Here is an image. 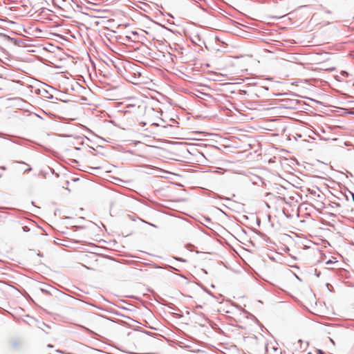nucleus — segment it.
Segmentation results:
<instances>
[{
	"label": "nucleus",
	"mask_w": 354,
	"mask_h": 354,
	"mask_svg": "<svg viewBox=\"0 0 354 354\" xmlns=\"http://www.w3.org/2000/svg\"><path fill=\"white\" fill-rule=\"evenodd\" d=\"M330 342H331L333 344H334V341H333L332 339H330Z\"/></svg>",
	"instance_id": "a211bd4d"
},
{
	"label": "nucleus",
	"mask_w": 354,
	"mask_h": 354,
	"mask_svg": "<svg viewBox=\"0 0 354 354\" xmlns=\"http://www.w3.org/2000/svg\"><path fill=\"white\" fill-rule=\"evenodd\" d=\"M140 354H154V353H140Z\"/></svg>",
	"instance_id": "dca6fc26"
},
{
	"label": "nucleus",
	"mask_w": 354,
	"mask_h": 354,
	"mask_svg": "<svg viewBox=\"0 0 354 354\" xmlns=\"http://www.w3.org/2000/svg\"><path fill=\"white\" fill-rule=\"evenodd\" d=\"M1 169H2L3 170H6V167H4V166H3V167H1Z\"/></svg>",
	"instance_id": "4468645a"
},
{
	"label": "nucleus",
	"mask_w": 354,
	"mask_h": 354,
	"mask_svg": "<svg viewBox=\"0 0 354 354\" xmlns=\"http://www.w3.org/2000/svg\"><path fill=\"white\" fill-rule=\"evenodd\" d=\"M17 163H20V164H26L23 161H20V162H17Z\"/></svg>",
	"instance_id": "ddd939ff"
},
{
	"label": "nucleus",
	"mask_w": 354,
	"mask_h": 354,
	"mask_svg": "<svg viewBox=\"0 0 354 354\" xmlns=\"http://www.w3.org/2000/svg\"><path fill=\"white\" fill-rule=\"evenodd\" d=\"M175 259L178 260V261H185V260L183 259L182 258H180V257H176Z\"/></svg>",
	"instance_id": "6e6552de"
},
{
	"label": "nucleus",
	"mask_w": 354,
	"mask_h": 354,
	"mask_svg": "<svg viewBox=\"0 0 354 354\" xmlns=\"http://www.w3.org/2000/svg\"><path fill=\"white\" fill-rule=\"evenodd\" d=\"M22 228H23V230H24V231H25V232H27V231H28V230H29V229L28 228V227H27V226H24V227H23Z\"/></svg>",
	"instance_id": "9d476101"
},
{
	"label": "nucleus",
	"mask_w": 354,
	"mask_h": 354,
	"mask_svg": "<svg viewBox=\"0 0 354 354\" xmlns=\"http://www.w3.org/2000/svg\"><path fill=\"white\" fill-rule=\"evenodd\" d=\"M7 209V208L3 207H0V212L3 213V214H0V221H3L4 220L6 219V216H5L6 214H9L8 212H2V209Z\"/></svg>",
	"instance_id": "f03ea898"
},
{
	"label": "nucleus",
	"mask_w": 354,
	"mask_h": 354,
	"mask_svg": "<svg viewBox=\"0 0 354 354\" xmlns=\"http://www.w3.org/2000/svg\"><path fill=\"white\" fill-rule=\"evenodd\" d=\"M142 333H144L148 335H150V336H156L158 335L156 333H151V332L147 331V330H142Z\"/></svg>",
	"instance_id": "20e7f679"
},
{
	"label": "nucleus",
	"mask_w": 354,
	"mask_h": 354,
	"mask_svg": "<svg viewBox=\"0 0 354 354\" xmlns=\"http://www.w3.org/2000/svg\"><path fill=\"white\" fill-rule=\"evenodd\" d=\"M203 221H201V223L211 229V227L209 226V225L212 224L211 219L208 217H203Z\"/></svg>",
	"instance_id": "f257e3e1"
},
{
	"label": "nucleus",
	"mask_w": 354,
	"mask_h": 354,
	"mask_svg": "<svg viewBox=\"0 0 354 354\" xmlns=\"http://www.w3.org/2000/svg\"><path fill=\"white\" fill-rule=\"evenodd\" d=\"M1 177H2V174H0V178H1Z\"/></svg>",
	"instance_id": "6ab92c4d"
},
{
	"label": "nucleus",
	"mask_w": 354,
	"mask_h": 354,
	"mask_svg": "<svg viewBox=\"0 0 354 354\" xmlns=\"http://www.w3.org/2000/svg\"><path fill=\"white\" fill-rule=\"evenodd\" d=\"M46 95H45V97L48 99H53V95H51V94H49L48 91H46Z\"/></svg>",
	"instance_id": "39448f33"
},
{
	"label": "nucleus",
	"mask_w": 354,
	"mask_h": 354,
	"mask_svg": "<svg viewBox=\"0 0 354 354\" xmlns=\"http://www.w3.org/2000/svg\"><path fill=\"white\" fill-rule=\"evenodd\" d=\"M317 354H326L322 350H317Z\"/></svg>",
	"instance_id": "423d86ee"
},
{
	"label": "nucleus",
	"mask_w": 354,
	"mask_h": 354,
	"mask_svg": "<svg viewBox=\"0 0 354 354\" xmlns=\"http://www.w3.org/2000/svg\"><path fill=\"white\" fill-rule=\"evenodd\" d=\"M268 91V88L266 86H261L258 88L259 93L263 95V92H266Z\"/></svg>",
	"instance_id": "7ed1b4c3"
},
{
	"label": "nucleus",
	"mask_w": 354,
	"mask_h": 354,
	"mask_svg": "<svg viewBox=\"0 0 354 354\" xmlns=\"http://www.w3.org/2000/svg\"><path fill=\"white\" fill-rule=\"evenodd\" d=\"M283 95V93H277V94H273V96H281Z\"/></svg>",
	"instance_id": "9b49d317"
},
{
	"label": "nucleus",
	"mask_w": 354,
	"mask_h": 354,
	"mask_svg": "<svg viewBox=\"0 0 354 354\" xmlns=\"http://www.w3.org/2000/svg\"><path fill=\"white\" fill-rule=\"evenodd\" d=\"M331 263V261L330 260H328L326 263L328 264V263Z\"/></svg>",
	"instance_id": "2eb2a0df"
},
{
	"label": "nucleus",
	"mask_w": 354,
	"mask_h": 354,
	"mask_svg": "<svg viewBox=\"0 0 354 354\" xmlns=\"http://www.w3.org/2000/svg\"><path fill=\"white\" fill-rule=\"evenodd\" d=\"M144 222H145V223H147V224H148V225H151V226L154 227H157V226H156V225H153V224H152V223H148V222H146V221H144Z\"/></svg>",
	"instance_id": "1a4fd4ad"
},
{
	"label": "nucleus",
	"mask_w": 354,
	"mask_h": 354,
	"mask_svg": "<svg viewBox=\"0 0 354 354\" xmlns=\"http://www.w3.org/2000/svg\"><path fill=\"white\" fill-rule=\"evenodd\" d=\"M352 199H353V201L354 202V193H352Z\"/></svg>",
	"instance_id": "f8f14e48"
},
{
	"label": "nucleus",
	"mask_w": 354,
	"mask_h": 354,
	"mask_svg": "<svg viewBox=\"0 0 354 354\" xmlns=\"http://www.w3.org/2000/svg\"><path fill=\"white\" fill-rule=\"evenodd\" d=\"M32 170V168L28 165V168H27L24 172H29Z\"/></svg>",
	"instance_id": "0eeeda50"
},
{
	"label": "nucleus",
	"mask_w": 354,
	"mask_h": 354,
	"mask_svg": "<svg viewBox=\"0 0 354 354\" xmlns=\"http://www.w3.org/2000/svg\"><path fill=\"white\" fill-rule=\"evenodd\" d=\"M48 347H53V345H51V344H48Z\"/></svg>",
	"instance_id": "f3484780"
}]
</instances>
